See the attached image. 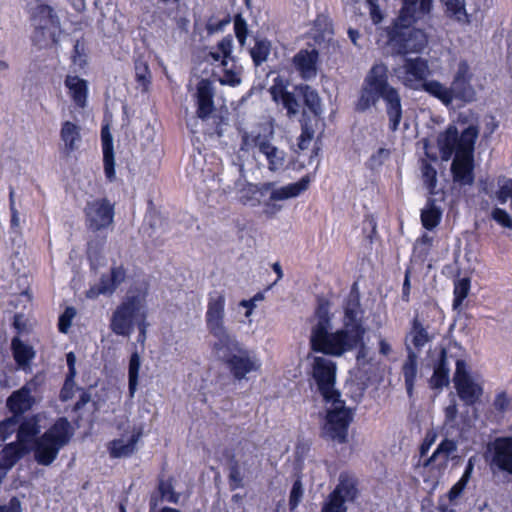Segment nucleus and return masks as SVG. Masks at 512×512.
I'll return each mask as SVG.
<instances>
[{
	"instance_id": "1",
	"label": "nucleus",
	"mask_w": 512,
	"mask_h": 512,
	"mask_svg": "<svg viewBox=\"0 0 512 512\" xmlns=\"http://www.w3.org/2000/svg\"><path fill=\"white\" fill-rule=\"evenodd\" d=\"M343 309V328L331 333L329 307L326 303H321L318 306L310 336L311 347L314 351L341 356L345 352L355 349L361 342L366 329L361 321L362 309L356 284L353 285L347 296Z\"/></svg>"
},
{
	"instance_id": "2",
	"label": "nucleus",
	"mask_w": 512,
	"mask_h": 512,
	"mask_svg": "<svg viewBox=\"0 0 512 512\" xmlns=\"http://www.w3.org/2000/svg\"><path fill=\"white\" fill-rule=\"evenodd\" d=\"M403 6L393 25L388 28V44L399 55L419 53L427 45V35L413 25L428 15L432 0H402Z\"/></svg>"
},
{
	"instance_id": "3",
	"label": "nucleus",
	"mask_w": 512,
	"mask_h": 512,
	"mask_svg": "<svg viewBox=\"0 0 512 512\" xmlns=\"http://www.w3.org/2000/svg\"><path fill=\"white\" fill-rule=\"evenodd\" d=\"M478 135L479 129L475 125H469L461 133L456 126L449 125L437 138L444 161H448L455 154L451 171L454 180L462 184L473 182V152Z\"/></svg>"
},
{
	"instance_id": "4",
	"label": "nucleus",
	"mask_w": 512,
	"mask_h": 512,
	"mask_svg": "<svg viewBox=\"0 0 512 512\" xmlns=\"http://www.w3.org/2000/svg\"><path fill=\"white\" fill-rule=\"evenodd\" d=\"M379 99L385 102L389 128L396 131L402 119L401 97L398 90L389 84L388 68L384 64H375L365 77L356 109L366 111Z\"/></svg>"
},
{
	"instance_id": "5",
	"label": "nucleus",
	"mask_w": 512,
	"mask_h": 512,
	"mask_svg": "<svg viewBox=\"0 0 512 512\" xmlns=\"http://www.w3.org/2000/svg\"><path fill=\"white\" fill-rule=\"evenodd\" d=\"M213 350L236 380L245 379L249 373L257 372L261 367V361L256 355L243 348L234 337L215 342Z\"/></svg>"
},
{
	"instance_id": "6",
	"label": "nucleus",
	"mask_w": 512,
	"mask_h": 512,
	"mask_svg": "<svg viewBox=\"0 0 512 512\" xmlns=\"http://www.w3.org/2000/svg\"><path fill=\"white\" fill-rule=\"evenodd\" d=\"M71 426L67 419L60 418L43 435L37 437L29 446L36 462L49 466L57 458L59 451L70 441Z\"/></svg>"
},
{
	"instance_id": "7",
	"label": "nucleus",
	"mask_w": 512,
	"mask_h": 512,
	"mask_svg": "<svg viewBox=\"0 0 512 512\" xmlns=\"http://www.w3.org/2000/svg\"><path fill=\"white\" fill-rule=\"evenodd\" d=\"M139 320H146L144 298L140 295H126L112 312L109 327L114 334L129 337Z\"/></svg>"
},
{
	"instance_id": "8",
	"label": "nucleus",
	"mask_w": 512,
	"mask_h": 512,
	"mask_svg": "<svg viewBox=\"0 0 512 512\" xmlns=\"http://www.w3.org/2000/svg\"><path fill=\"white\" fill-rule=\"evenodd\" d=\"M326 416L322 426V437L334 444L348 442V429L353 420L352 411L345 402L336 397L326 402Z\"/></svg>"
},
{
	"instance_id": "9",
	"label": "nucleus",
	"mask_w": 512,
	"mask_h": 512,
	"mask_svg": "<svg viewBox=\"0 0 512 512\" xmlns=\"http://www.w3.org/2000/svg\"><path fill=\"white\" fill-rule=\"evenodd\" d=\"M457 448L458 444L455 440L444 438L430 456L418 459L415 469L425 482L435 485L445 474L449 461L455 458Z\"/></svg>"
},
{
	"instance_id": "10",
	"label": "nucleus",
	"mask_w": 512,
	"mask_h": 512,
	"mask_svg": "<svg viewBox=\"0 0 512 512\" xmlns=\"http://www.w3.org/2000/svg\"><path fill=\"white\" fill-rule=\"evenodd\" d=\"M307 360L310 366L309 374L324 401L329 402L340 397V393L335 389L336 363L326 356L309 355Z\"/></svg>"
},
{
	"instance_id": "11",
	"label": "nucleus",
	"mask_w": 512,
	"mask_h": 512,
	"mask_svg": "<svg viewBox=\"0 0 512 512\" xmlns=\"http://www.w3.org/2000/svg\"><path fill=\"white\" fill-rule=\"evenodd\" d=\"M271 139L272 133H270V136H267L256 133L255 131H245L241 135L240 149L242 151L258 149V151L266 157L269 169L271 171H277L284 165L285 153L274 146L271 143Z\"/></svg>"
},
{
	"instance_id": "12",
	"label": "nucleus",
	"mask_w": 512,
	"mask_h": 512,
	"mask_svg": "<svg viewBox=\"0 0 512 512\" xmlns=\"http://www.w3.org/2000/svg\"><path fill=\"white\" fill-rule=\"evenodd\" d=\"M233 39L231 36L224 37L216 46V48L209 52L208 57L213 62H219L223 67L224 74L219 81L223 85L237 86L241 83L240 68L235 64V59L232 56Z\"/></svg>"
},
{
	"instance_id": "13",
	"label": "nucleus",
	"mask_w": 512,
	"mask_h": 512,
	"mask_svg": "<svg viewBox=\"0 0 512 512\" xmlns=\"http://www.w3.org/2000/svg\"><path fill=\"white\" fill-rule=\"evenodd\" d=\"M225 296L222 293L210 294L205 315L206 326L210 334L216 338L215 342H223L232 338L225 326Z\"/></svg>"
},
{
	"instance_id": "14",
	"label": "nucleus",
	"mask_w": 512,
	"mask_h": 512,
	"mask_svg": "<svg viewBox=\"0 0 512 512\" xmlns=\"http://www.w3.org/2000/svg\"><path fill=\"white\" fill-rule=\"evenodd\" d=\"M393 71L403 85L414 90L420 89L430 74L428 62L420 57L405 58L404 63Z\"/></svg>"
},
{
	"instance_id": "15",
	"label": "nucleus",
	"mask_w": 512,
	"mask_h": 512,
	"mask_svg": "<svg viewBox=\"0 0 512 512\" xmlns=\"http://www.w3.org/2000/svg\"><path fill=\"white\" fill-rule=\"evenodd\" d=\"M259 466L256 455L245 454L240 458L233 457L228 464V483L230 490L241 489L245 486V479L252 475Z\"/></svg>"
},
{
	"instance_id": "16",
	"label": "nucleus",
	"mask_w": 512,
	"mask_h": 512,
	"mask_svg": "<svg viewBox=\"0 0 512 512\" xmlns=\"http://www.w3.org/2000/svg\"><path fill=\"white\" fill-rule=\"evenodd\" d=\"M85 214L88 228L99 231L113 223L114 206L107 199H96L87 203Z\"/></svg>"
},
{
	"instance_id": "17",
	"label": "nucleus",
	"mask_w": 512,
	"mask_h": 512,
	"mask_svg": "<svg viewBox=\"0 0 512 512\" xmlns=\"http://www.w3.org/2000/svg\"><path fill=\"white\" fill-rule=\"evenodd\" d=\"M127 277L126 269L123 265H112L110 272L103 274L99 282L91 286L86 291V297L89 299H96L100 295L111 296L117 288L125 282Z\"/></svg>"
},
{
	"instance_id": "18",
	"label": "nucleus",
	"mask_w": 512,
	"mask_h": 512,
	"mask_svg": "<svg viewBox=\"0 0 512 512\" xmlns=\"http://www.w3.org/2000/svg\"><path fill=\"white\" fill-rule=\"evenodd\" d=\"M454 383L459 397L467 405L474 404L482 395L481 386L471 379L466 371V364L463 360L456 361Z\"/></svg>"
},
{
	"instance_id": "19",
	"label": "nucleus",
	"mask_w": 512,
	"mask_h": 512,
	"mask_svg": "<svg viewBox=\"0 0 512 512\" xmlns=\"http://www.w3.org/2000/svg\"><path fill=\"white\" fill-rule=\"evenodd\" d=\"M492 471H501L512 477V437L495 439L490 448Z\"/></svg>"
},
{
	"instance_id": "20",
	"label": "nucleus",
	"mask_w": 512,
	"mask_h": 512,
	"mask_svg": "<svg viewBox=\"0 0 512 512\" xmlns=\"http://www.w3.org/2000/svg\"><path fill=\"white\" fill-rule=\"evenodd\" d=\"M470 80L471 73L468 64L460 62L450 86L452 101L457 99L470 103L476 100V91L471 85Z\"/></svg>"
},
{
	"instance_id": "21",
	"label": "nucleus",
	"mask_w": 512,
	"mask_h": 512,
	"mask_svg": "<svg viewBox=\"0 0 512 512\" xmlns=\"http://www.w3.org/2000/svg\"><path fill=\"white\" fill-rule=\"evenodd\" d=\"M142 436V431L135 427L125 430L121 438L114 439L109 443L108 450L113 458H122L130 456L136 449V444Z\"/></svg>"
},
{
	"instance_id": "22",
	"label": "nucleus",
	"mask_w": 512,
	"mask_h": 512,
	"mask_svg": "<svg viewBox=\"0 0 512 512\" xmlns=\"http://www.w3.org/2000/svg\"><path fill=\"white\" fill-rule=\"evenodd\" d=\"M31 20L37 30L34 36V40L37 42H41L43 30L58 24V18L53 9L42 3H36V5L31 8Z\"/></svg>"
},
{
	"instance_id": "23",
	"label": "nucleus",
	"mask_w": 512,
	"mask_h": 512,
	"mask_svg": "<svg viewBox=\"0 0 512 512\" xmlns=\"http://www.w3.org/2000/svg\"><path fill=\"white\" fill-rule=\"evenodd\" d=\"M309 185L308 177L301 178L298 182L290 183L286 186L275 187L272 182L265 183L262 186V191H270L271 201H283L299 196L302 192L307 190Z\"/></svg>"
},
{
	"instance_id": "24",
	"label": "nucleus",
	"mask_w": 512,
	"mask_h": 512,
	"mask_svg": "<svg viewBox=\"0 0 512 512\" xmlns=\"http://www.w3.org/2000/svg\"><path fill=\"white\" fill-rule=\"evenodd\" d=\"M318 58L319 54L315 49H302L293 57V65L304 80L316 77Z\"/></svg>"
},
{
	"instance_id": "25",
	"label": "nucleus",
	"mask_w": 512,
	"mask_h": 512,
	"mask_svg": "<svg viewBox=\"0 0 512 512\" xmlns=\"http://www.w3.org/2000/svg\"><path fill=\"white\" fill-rule=\"evenodd\" d=\"M432 339L433 336L428 333L427 329L416 316L413 319L411 330L405 339L407 353H417L421 351V349L425 347L429 342H431Z\"/></svg>"
},
{
	"instance_id": "26",
	"label": "nucleus",
	"mask_w": 512,
	"mask_h": 512,
	"mask_svg": "<svg viewBox=\"0 0 512 512\" xmlns=\"http://www.w3.org/2000/svg\"><path fill=\"white\" fill-rule=\"evenodd\" d=\"M213 88L210 81L202 79L197 85V116L201 119L208 118L214 111Z\"/></svg>"
},
{
	"instance_id": "27",
	"label": "nucleus",
	"mask_w": 512,
	"mask_h": 512,
	"mask_svg": "<svg viewBox=\"0 0 512 512\" xmlns=\"http://www.w3.org/2000/svg\"><path fill=\"white\" fill-rule=\"evenodd\" d=\"M32 389L29 384L24 385L21 389L14 391L7 399V407L18 418L19 415L25 413L35 403L31 395Z\"/></svg>"
},
{
	"instance_id": "28",
	"label": "nucleus",
	"mask_w": 512,
	"mask_h": 512,
	"mask_svg": "<svg viewBox=\"0 0 512 512\" xmlns=\"http://www.w3.org/2000/svg\"><path fill=\"white\" fill-rule=\"evenodd\" d=\"M81 126L66 120L62 122L60 129V139L63 143V150L70 154L78 150L82 144Z\"/></svg>"
},
{
	"instance_id": "29",
	"label": "nucleus",
	"mask_w": 512,
	"mask_h": 512,
	"mask_svg": "<svg viewBox=\"0 0 512 512\" xmlns=\"http://www.w3.org/2000/svg\"><path fill=\"white\" fill-rule=\"evenodd\" d=\"M68 94L77 107L84 108L88 98V83L77 75H67L64 81Z\"/></svg>"
},
{
	"instance_id": "30",
	"label": "nucleus",
	"mask_w": 512,
	"mask_h": 512,
	"mask_svg": "<svg viewBox=\"0 0 512 512\" xmlns=\"http://www.w3.org/2000/svg\"><path fill=\"white\" fill-rule=\"evenodd\" d=\"M242 180L241 170L232 167L229 170L222 171L217 179H212V182L213 184L217 182L220 197L224 199L238 189Z\"/></svg>"
},
{
	"instance_id": "31",
	"label": "nucleus",
	"mask_w": 512,
	"mask_h": 512,
	"mask_svg": "<svg viewBox=\"0 0 512 512\" xmlns=\"http://www.w3.org/2000/svg\"><path fill=\"white\" fill-rule=\"evenodd\" d=\"M40 431L41 426L39 424L38 416L25 418L21 424L18 423L17 442L28 449L29 446L34 443V440Z\"/></svg>"
},
{
	"instance_id": "32",
	"label": "nucleus",
	"mask_w": 512,
	"mask_h": 512,
	"mask_svg": "<svg viewBox=\"0 0 512 512\" xmlns=\"http://www.w3.org/2000/svg\"><path fill=\"white\" fill-rule=\"evenodd\" d=\"M27 450L19 442H12L0 451V469L4 470L3 476L24 456Z\"/></svg>"
},
{
	"instance_id": "33",
	"label": "nucleus",
	"mask_w": 512,
	"mask_h": 512,
	"mask_svg": "<svg viewBox=\"0 0 512 512\" xmlns=\"http://www.w3.org/2000/svg\"><path fill=\"white\" fill-rule=\"evenodd\" d=\"M332 492L346 502L354 501L358 495L357 479L348 473H341L339 483Z\"/></svg>"
},
{
	"instance_id": "34",
	"label": "nucleus",
	"mask_w": 512,
	"mask_h": 512,
	"mask_svg": "<svg viewBox=\"0 0 512 512\" xmlns=\"http://www.w3.org/2000/svg\"><path fill=\"white\" fill-rule=\"evenodd\" d=\"M102 149H103V161H104V172L106 177L113 181L115 179V162L113 153V143L111 135L105 130H102Z\"/></svg>"
},
{
	"instance_id": "35",
	"label": "nucleus",
	"mask_w": 512,
	"mask_h": 512,
	"mask_svg": "<svg viewBox=\"0 0 512 512\" xmlns=\"http://www.w3.org/2000/svg\"><path fill=\"white\" fill-rule=\"evenodd\" d=\"M13 356L19 367L26 369L31 360L35 357V351L29 344L24 343L19 338H14L11 343Z\"/></svg>"
},
{
	"instance_id": "36",
	"label": "nucleus",
	"mask_w": 512,
	"mask_h": 512,
	"mask_svg": "<svg viewBox=\"0 0 512 512\" xmlns=\"http://www.w3.org/2000/svg\"><path fill=\"white\" fill-rule=\"evenodd\" d=\"M417 359L418 355L416 352L407 353V359L402 367L406 390L409 395H412L414 383L417 377Z\"/></svg>"
},
{
	"instance_id": "37",
	"label": "nucleus",
	"mask_w": 512,
	"mask_h": 512,
	"mask_svg": "<svg viewBox=\"0 0 512 512\" xmlns=\"http://www.w3.org/2000/svg\"><path fill=\"white\" fill-rule=\"evenodd\" d=\"M261 190L262 187L259 188L257 185L242 180L237 189L238 200L244 205L256 206L260 203L258 195Z\"/></svg>"
},
{
	"instance_id": "38",
	"label": "nucleus",
	"mask_w": 512,
	"mask_h": 512,
	"mask_svg": "<svg viewBox=\"0 0 512 512\" xmlns=\"http://www.w3.org/2000/svg\"><path fill=\"white\" fill-rule=\"evenodd\" d=\"M449 383V367L446 361V351L442 349L440 361L434 370L431 384L435 388H442Z\"/></svg>"
},
{
	"instance_id": "39",
	"label": "nucleus",
	"mask_w": 512,
	"mask_h": 512,
	"mask_svg": "<svg viewBox=\"0 0 512 512\" xmlns=\"http://www.w3.org/2000/svg\"><path fill=\"white\" fill-rule=\"evenodd\" d=\"M421 88L441 100L445 105H450L452 103L450 87H446L436 80L426 81Z\"/></svg>"
},
{
	"instance_id": "40",
	"label": "nucleus",
	"mask_w": 512,
	"mask_h": 512,
	"mask_svg": "<svg viewBox=\"0 0 512 512\" xmlns=\"http://www.w3.org/2000/svg\"><path fill=\"white\" fill-rule=\"evenodd\" d=\"M301 95L303 96L304 103L307 108L315 115H319L321 109V99L315 89L308 85H301L298 87Z\"/></svg>"
},
{
	"instance_id": "41",
	"label": "nucleus",
	"mask_w": 512,
	"mask_h": 512,
	"mask_svg": "<svg viewBox=\"0 0 512 512\" xmlns=\"http://www.w3.org/2000/svg\"><path fill=\"white\" fill-rule=\"evenodd\" d=\"M140 367H141L140 356L137 352H134V353H132V355L130 357L129 368H128V389H129V395L131 398L134 397V394L137 390Z\"/></svg>"
},
{
	"instance_id": "42",
	"label": "nucleus",
	"mask_w": 512,
	"mask_h": 512,
	"mask_svg": "<svg viewBox=\"0 0 512 512\" xmlns=\"http://www.w3.org/2000/svg\"><path fill=\"white\" fill-rule=\"evenodd\" d=\"M449 17L463 23L469 22L465 8V0H441Z\"/></svg>"
},
{
	"instance_id": "43",
	"label": "nucleus",
	"mask_w": 512,
	"mask_h": 512,
	"mask_svg": "<svg viewBox=\"0 0 512 512\" xmlns=\"http://www.w3.org/2000/svg\"><path fill=\"white\" fill-rule=\"evenodd\" d=\"M473 469H474L473 458H470L468 460V463L466 465V468H465V471H464L462 477L459 479V481L457 483H455L452 486V488L450 489V491L448 493V497H449L450 501L455 500L462 494V492L466 488V486L471 478Z\"/></svg>"
},
{
	"instance_id": "44",
	"label": "nucleus",
	"mask_w": 512,
	"mask_h": 512,
	"mask_svg": "<svg viewBox=\"0 0 512 512\" xmlns=\"http://www.w3.org/2000/svg\"><path fill=\"white\" fill-rule=\"evenodd\" d=\"M471 281L469 278H461L454 283V300L453 309L460 310L464 299L468 296L470 291Z\"/></svg>"
},
{
	"instance_id": "45",
	"label": "nucleus",
	"mask_w": 512,
	"mask_h": 512,
	"mask_svg": "<svg viewBox=\"0 0 512 512\" xmlns=\"http://www.w3.org/2000/svg\"><path fill=\"white\" fill-rule=\"evenodd\" d=\"M441 219V211L433 203H429L427 207L422 210L421 221L426 229L435 228Z\"/></svg>"
},
{
	"instance_id": "46",
	"label": "nucleus",
	"mask_w": 512,
	"mask_h": 512,
	"mask_svg": "<svg viewBox=\"0 0 512 512\" xmlns=\"http://www.w3.org/2000/svg\"><path fill=\"white\" fill-rule=\"evenodd\" d=\"M271 44L267 40H257L255 45L251 48L250 54L256 66L265 62L270 54Z\"/></svg>"
},
{
	"instance_id": "47",
	"label": "nucleus",
	"mask_w": 512,
	"mask_h": 512,
	"mask_svg": "<svg viewBox=\"0 0 512 512\" xmlns=\"http://www.w3.org/2000/svg\"><path fill=\"white\" fill-rule=\"evenodd\" d=\"M135 77L143 91H147L151 83V73L145 61L137 60L135 62Z\"/></svg>"
},
{
	"instance_id": "48",
	"label": "nucleus",
	"mask_w": 512,
	"mask_h": 512,
	"mask_svg": "<svg viewBox=\"0 0 512 512\" xmlns=\"http://www.w3.org/2000/svg\"><path fill=\"white\" fill-rule=\"evenodd\" d=\"M345 502L342 497L331 492L324 502L321 512H347Z\"/></svg>"
},
{
	"instance_id": "49",
	"label": "nucleus",
	"mask_w": 512,
	"mask_h": 512,
	"mask_svg": "<svg viewBox=\"0 0 512 512\" xmlns=\"http://www.w3.org/2000/svg\"><path fill=\"white\" fill-rule=\"evenodd\" d=\"M355 348H359L356 355L357 365L363 369L372 366L374 357L371 355L370 349L363 343V339Z\"/></svg>"
},
{
	"instance_id": "50",
	"label": "nucleus",
	"mask_w": 512,
	"mask_h": 512,
	"mask_svg": "<svg viewBox=\"0 0 512 512\" xmlns=\"http://www.w3.org/2000/svg\"><path fill=\"white\" fill-rule=\"evenodd\" d=\"M18 427V418L16 416H12L4 419L0 422V439L1 443L5 442L16 430Z\"/></svg>"
},
{
	"instance_id": "51",
	"label": "nucleus",
	"mask_w": 512,
	"mask_h": 512,
	"mask_svg": "<svg viewBox=\"0 0 512 512\" xmlns=\"http://www.w3.org/2000/svg\"><path fill=\"white\" fill-rule=\"evenodd\" d=\"M303 494V485L301 480L298 479L293 483L292 489L290 491L289 507L291 511L295 510L298 507L299 503L302 500Z\"/></svg>"
},
{
	"instance_id": "52",
	"label": "nucleus",
	"mask_w": 512,
	"mask_h": 512,
	"mask_svg": "<svg viewBox=\"0 0 512 512\" xmlns=\"http://www.w3.org/2000/svg\"><path fill=\"white\" fill-rule=\"evenodd\" d=\"M421 172H422V177H423L425 184L432 192V190L435 188L436 182H437L436 170L428 162H423L422 167H421Z\"/></svg>"
},
{
	"instance_id": "53",
	"label": "nucleus",
	"mask_w": 512,
	"mask_h": 512,
	"mask_svg": "<svg viewBox=\"0 0 512 512\" xmlns=\"http://www.w3.org/2000/svg\"><path fill=\"white\" fill-rule=\"evenodd\" d=\"M159 492L161 497L171 503H177L179 499V495L174 492L172 483L167 480H161L159 483Z\"/></svg>"
},
{
	"instance_id": "54",
	"label": "nucleus",
	"mask_w": 512,
	"mask_h": 512,
	"mask_svg": "<svg viewBox=\"0 0 512 512\" xmlns=\"http://www.w3.org/2000/svg\"><path fill=\"white\" fill-rule=\"evenodd\" d=\"M76 316V310L73 307H67L63 314L59 317L58 328L62 333H67L71 327L72 320Z\"/></svg>"
},
{
	"instance_id": "55",
	"label": "nucleus",
	"mask_w": 512,
	"mask_h": 512,
	"mask_svg": "<svg viewBox=\"0 0 512 512\" xmlns=\"http://www.w3.org/2000/svg\"><path fill=\"white\" fill-rule=\"evenodd\" d=\"M280 103L287 110L288 116H295L299 113L300 105L292 93L286 94Z\"/></svg>"
},
{
	"instance_id": "56",
	"label": "nucleus",
	"mask_w": 512,
	"mask_h": 512,
	"mask_svg": "<svg viewBox=\"0 0 512 512\" xmlns=\"http://www.w3.org/2000/svg\"><path fill=\"white\" fill-rule=\"evenodd\" d=\"M491 216L499 225L512 230V219L506 210L494 208Z\"/></svg>"
},
{
	"instance_id": "57",
	"label": "nucleus",
	"mask_w": 512,
	"mask_h": 512,
	"mask_svg": "<svg viewBox=\"0 0 512 512\" xmlns=\"http://www.w3.org/2000/svg\"><path fill=\"white\" fill-rule=\"evenodd\" d=\"M437 440V433L433 430H429L424 439H423V442L420 446V449H419V453H420V456H419V459H424L425 457H427L428 455V452L431 448V446L436 442Z\"/></svg>"
},
{
	"instance_id": "58",
	"label": "nucleus",
	"mask_w": 512,
	"mask_h": 512,
	"mask_svg": "<svg viewBox=\"0 0 512 512\" xmlns=\"http://www.w3.org/2000/svg\"><path fill=\"white\" fill-rule=\"evenodd\" d=\"M234 29L236 37L241 45L245 44L246 36H247V24L246 21L240 16L237 15L234 20Z\"/></svg>"
},
{
	"instance_id": "59",
	"label": "nucleus",
	"mask_w": 512,
	"mask_h": 512,
	"mask_svg": "<svg viewBox=\"0 0 512 512\" xmlns=\"http://www.w3.org/2000/svg\"><path fill=\"white\" fill-rule=\"evenodd\" d=\"M494 407L499 412H506L511 408V399L504 392L499 393L494 400Z\"/></svg>"
},
{
	"instance_id": "60",
	"label": "nucleus",
	"mask_w": 512,
	"mask_h": 512,
	"mask_svg": "<svg viewBox=\"0 0 512 512\" xmlns=\"http://www.w3.org/2000/svg\"><path fill=\"white\" fill-rule=\"evenodd\" d=\"M314 137V131L309 128L307 125H303L302 127V133L299 137V143L298 146L301 150L307 149L309 143Z\"/></svg>"
},
{
	"instance_id": "61",
	"label": "nucleus",
	"mask_w": 512,
	"mask_h": 512,
	"mask_svg": "<svg viewBox=\"0 0 512 512\" xmlns=\"http://www.w3.org/2000/svg\"><path fill=\"white\" fill-rule=\"evenodd\" d=\"M389 155L390 151L388 149L379 148L370 158L371 165L380 166L386 159H388Z\"/></svg>"
},
{
	"instance_id": "62",
	"label": "nucleus",
	"mask_w": 512,
	"mask_h": 512,
	"mask_svg": "<svg viewBox=\"0 0 512 512\" xmlns=\"http://www.w3.org/2000/svg\"><path fill=\"white\" fill-rule=\"evenodd\" d=\"M269 92H270V95L272 97V99L277 102V103H280L281 100L285 97L286 94H289L288 91H286L284 89L283 86L281 85H273L270 89H269Z\"/></svg>"
},
{
	"instance_id": "63",
	"label": "nucleus",
	"mask_w": 512,
	"mask_h": 512,
	"mask_svg": "<svg viewBox=\"0 0 512 512\" xmlns=\"http://www.w3.org/2000/svg\"><path fill=\"white\" fill-rule=\"evenodd\" d=\"M0 512H21V503L13 497L8 504L0 506Z\"/></svg>"
},
{
	"instance_id": "64",
	"label": "nucleus",
	"mask_w": 512,
	"mask_h": 512,
	"mask_svg": "<svg viewBox=\"0 0 512 512\" xmlns=\"http://www.w3.org/2000/svg\"><path fill=\"white\" fill-rule=\"evenodd\" d=\"M367 4L369 6L370 14L372 21L377 24L382 20V15L380 13L379 7L376 4L375 0H367Z\"/></svg>"
}]
</instances>
